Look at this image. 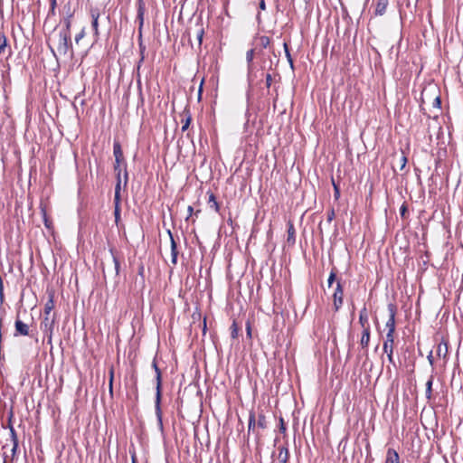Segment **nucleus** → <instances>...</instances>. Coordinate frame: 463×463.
<instances>
[{
	"label": "nucleus",
	"instance_id": "36",
	"mask_svg": "<svg viewBox=\"0 0 463 463\" xmlns=\"http://www.w3.org/2000/svg\"><path fill=\"white\" fill-rule=\"evenodd\" d=\"M85 36V30L82 29L75 37V42L78 43Z\"/></svg>",
	"mask_w": 463,
	"mask_h": 463
},
{
	"label": "nucleus",
	"instance_id": "51",
	"mask_svg": "<svg viewBox=\"0 0 463 463\" xmlns=\"http://www.w3.org/2000/svg\"><path fill=\"white\" fill-rule=\"evenodd\" d=\"M187 212H188V217H190L193 214V212H194L193 206L189 205L188 208H187Z\"/></svg>",
	"mask_w": 463,
	"mask_h": 463
},
{
	"label": "nucleus",
	"instance_id": "31",
	"mask_svg": "<svg viewBox=\"0 0 463 463\" xmlns=\"http://www.w3.org/2000/svg\"><path fill=\"white\" fill-rule=\"evenodd\" d=\"M50 5H51V8H50L49 14H54L56 5H57L56 0H50Z\"/></svg>",
	"mask_w": 463,
	"mask_h": 463
},
{
	"label": "nucleus",
	"instance_id": "4",
	"mask_svg": "<svg viewBox=\"0 0 463 463\" xmlns=\"http://www.w3.org/2000/svg\"><path fill=\"white\" fill-rule=\"evenodd\" d=\"M388 311H389V318L386 321L385 327L388 329L387 333H391L392 335H394L396 307L393 304H389Z\"/></svg>",
	"mask_w": 463,
	"mask_h": 463
},
{
	"label": "nucleus",
	"instance_id": "32",
	"mask_svg": "<svg viewBox=\"0 0 463 463\" xmlns=\"http://www.w3.org/2000/svg\"><path fill=\"white\" fill-rule=\"evenodd\" d=\"M191 120H192V119H191V117H190V116H188V117L186 118L185 121L184 122V125L182 126V131H183V132H184V131H185V130H187V128H189V126H190Z\"/></svg>",
	"mask_w": 463,
	"mask_h": 463
},
{
	"label": "nucleus",
	"instance_id": "17",
	"mask_svg": "<svg viewBox=\"0 0 463 463\" xmlns=\"http://www.w3.org/2000/svg\"><path fill=\"white\" fill-rule=\"evenodd\" d=\"M288 239L287 241L290 243H295V228H294V225L291 223V222H288Z\"/></svg>",
	"mask_w": 463,
	"mask_h": 463
},
{
	"label": "nucleus",
	"instance_id": "33",
	"mask_svg": "<svg viewBox=\"0 0 463 463\" xmlns=\"http://www.w3.org/2000/svg\"><path fill=\"white\" fill-rule=\"evenodd\" d=\"M114 215H115V221H116V222H118L119 218H120V207H119V205H116L115 206Z\"/></svg>",
	"mask_w": 463,
	"mask_h": 463
},
{
	"label": "nucleus",
	"instance_id": "38",
	"mask_svg": "<svg viewBox=\"0 0 463 463\" xmlns=\"http://www.w3.org/2000/svg\"><path fill=\"white\" fill-rule=\"evenodd\" d=\"M272 82V77L269 73L266 74V86L267 88H269Z\"/></svg>",
	"mask_w": 463,
	"mask_h": 463
},
{
	"label": "nucleus",
	"instance_id": "3",
	"mask_svg": "<svg viewBox=\"0 0 463 463\" xmlns=\"http://www.w3.org/2000/svg\"><path fill=\"white\" fill-rule=\"evenodd\" d=\"M53 308H54V293L49 292L48 293V300L44 306V313H45L46 317L44 318L43 325H44L45 328H47L48 326H52V325L53 324V319L49 321V317H48V316L50 315V313L52 312V310Z\"/></svg>",
	"mask_w": 463,
	"mask_h": 463
},
{
	"label": "nucleus",
	"instance_id": "14",
	"mask_svg": "<svg viewBox=\"0 0 463 463\" xmlns=\"http://www.w3.org/2000/svg\"><path fill=\"white\" fill-rule=\"evenodd\" d=\"M371 329H363L360 345L362 348H367L370 343Z\"/></svg>",
	"mask_w": 463,
	"mask_h": 463
},
{
	"label": "nucleus",
	"instance_id": "37",
	"mask_svg": "<svg viewBox=\"0 0 463 463\" xmlns=\"http://www.w3.org/2000/svg\"><path fill=\"white\" fill-rule=\"evenodd\" d=\"M65 26L66 28L61 30V32H71V20L69 18L65 20Z\"/></svg>",
	"mask_w": 463,
	"mask_h": 463
},
{
	"label": "nucleus",
	"instance_id": "16",
	"mask_svg": "<svg viewBox=\"0 0 463 463\" xmlns=\"http://www.w3.org/2000/svg\"><path fill=\"white\" fill-rule=\"evenodd\" d=\"M432 384H433V376H430L429 380L426 383V398L430 401L432 398Z\"/></svg>",
	"mask_w": 463,
	"mask_h": 463
},
{
	"label": "nucleus",
	"instance_id": "12",
	"mask_svg": "<svg viewBox=\"0 0 463 463\" xmlns=\"http://www.w3.org/2000/svg\"><path fill=\"white\" fill-rule=\"evenodd\" d=\"M15 331L17 334L21 335H29V327L23 321L17 319L15 321Z\"/></svg>",
	"mask_w": 463,
	"mask_h": 463
},
{
	"label": "nucleus",
	"instance_id": "50",
	"mask_svg": "<svg viewBox=\"0 0 463 463\" xmlns=\"http://www.w3.org/2000/svg\"><path fill=\"white\" fill-rule=\"evenodd\" d=\"M203 34V30H200V31L198 32V40H199V43H200V44H201V43H202Z\"/></svg>",
	"mask_w": 463,
	"mask_h": 463
},
{
	"label": "nucleus",
	"instance_id": "27",
	"mask_svg": "<svg viewBox=\"0 0 463 463\" xmlns=\"http://www.w3.org/2000/svg\"><path fill=\"white\" fill-rule=\"evenodd\" d=\"M335 276H336V271L335 269H333L330 272V275L328 277V279H327V284H328V287H331L332 284L334 283L335 279Z\"/></svg>",
	"mask_w": 463,
	"mask_h": 463
},
{
	"label": "nucleus",
	"instance_id": "2",
	"mask_svg": "<svg viewBox=\"0 0 463 463\" xmlns=\"http://www.w3.org/2000/svg\"><path fill=\"white\" fill-rule=\"evenodd\" d=\"M71 32H60L57 51L61 55H66L71 49Z\"/></svg>",
	"mask_w": 463,
	"mask_h": 463
},
{
	"label": "nucleus",
	"instance_id": "52",
	"mask_svg": "<svg viewBox=\"0 0 463 463\" xmlns=\"http://www.w3.org/2000/svg\"><path fill=\"white\" fill-rule=\"evenodd\" d=\"M428 360L430 361V364H433V358L431 353L428 355Z\"/></svg>",
	"mask_w": 463,
	"mask_h": 463
},
{
	"label": "nucleus",
	"instance_id": "6",
	"mask_svg": "<svg viewBox=\"0 0 463 463\" xmlns=\"http://www.w3.org/2000/svg\"><path fill=\"white\" fill-rule=\"evenodd\" d=\"M90 14L91 17V26L94 32V35L96 39L99 37V18L100 15V12L98 8H91L90 11Z\"/></svg>",
	"mask_w": 463,
	"mask_h": 463
},
{
	"label": "nucleus",
	"instance_id": "43",
	"mask_svg": "<svg viewBox=\"0 0 463 463\" xmlns=\"http://www.w3.org/2000/svg\"><path fill=\"white\" fill-rule=\"evenodd\" d=\"M139 49H140V56L142 57V55H145L146 46L142 43H140Z\"/></svg>",
	"mask_w": 463,
	"mask_h": 463
},
{
	"label": "nucleus",
	"instance_id": "39",
	"mask_svg": "<svg viewBox=\"0 0 463 463\" xmlns=\"http://www.w3.org/2000/svg\"><path fill=\"white\" fill-rule=\"evenodd\" d=\"M145 60V55H142V57L140 56V59L137 62V73H139V71H140V68H141V64L143 63Z\"/></svg>",
	"mask_w": 463,
	"mask_h": 463
},
{
	"label": "nucleus",
	"instance_id": "44",
	"mask_svg": "<svg viewBox=\"0 0 463 463\" xmlns=\"http://www.w3.org/2000/svg\"><path fill=\"white\" fill-rule=\"evenodd\" d=\"M137 88L139 90V92L141 93V79H140V74L139 73H137Z\"/></svg>",
	"mask_w": 463,
	"mask_h": 463
},
{
	"label": "nucleus",
	"instance_id": "42",
	"mask_svg": "<svg viewBox=\"0 0 463 463\" xmlns=\"http://www.w3.org/2000/svg\"><path fill=\"white\" fill-rule=\"evenodd\" d=\"M334 217H335V212H334V210H331L327 213V221L331 222L334 219Z\"/></svg>",
	"mask_w": 463,
	"mask_h": 463
},
{
	"label": "nucleus",
	"instance_id": "41",
	"mask_svg": "<svg viewBox=\"0 0 463 463\" xmlns=\"http://www.w3.org/2000/svg\"><path fill=\"white\" fill-rule=\"evenodd\" d=\"M388 357V361L390 364H393L395 366L394 359H393V353H385Z\"/></svg>",
	"mask_w": 463,
	"mask_h": 463
},
{
	"label": "nucleus",
	"instance_id": "1",
	"mask_svg": "<svg viewBox=\"0 0 463 463\" xmlns=\"http://www.w3.org/2000/svg\"><path fill=\"white\" fill-rule=\"evenodd\" d=\"M152 367L156 372V401H155V411L156 419L158 421L159 428L163 429V420H162V410H161V385H162V376L161 371L157 366L156 359L153 360Z\"/></svg>",
	"mask_w": 463,
	"mask_h": 463
},
{
	"label": "nucleus",
	"instance_id": "19",
	"mask_svg": "<svg viewBox=\"0 0 463 463\" xmlns=\"http://www.w3.org/2000/svg\"><path fill=\"white\" fill-rule=\"evenodd\" d=\"M11 432H12L13 441H14L11 452H12V457L14 458L15 456V454H16L17 449H18V440H17L15 432H14V430L13 429L11 430Z\"/></svg>",
	"mask_w": 463,
	"mask_h": 463
},
{
	"label": "nucleus",
	"instance_id": "30",
	"mask_svg": "<svg viewBox=\"0 0 463 463\" xmlns=\"http://www.w3.org/2000/svg\"><path fill=\"white\" fill-rule=\"evenodd\" d=\"M253 57H254V50L250 49L246 53V59H247V61L249 64L252 61Z\"/></svg>",
	"mask_w": 463,
	"mask_h": 463
},
{
	"label": "nucleus",
	"instance_id": "26",
	"mask_svg": "<svg viewBox=\"0 0 463 463\" xmlns=\"http://www.w3.org/2000/svg\"><path fill=\"white\" fill-rule=\"evenodd\" d=\"M119 192H120V184L118 183L115 189V198H114L115 206L119 205V201H120Z\"/></svg>",
	"mask_w": 463,
	"mask_h": 463
},
{
	"label": "nucleus",
	"instance_id": "21",
	"mask_svg": "<svg viewBox=\"0 0 463 463\" xmlns=\"http://www.w3.org/2000/svg\"><path fill=\"white\" fill-rule=\"evenodd\" d=\"M257 425H258V427H260L261 429L267 428V420H266V417L264 414H262V413L259 414Z\"/></svg>",
	"mask_w": 463,
	"mask_h": 463
},
{
	"label": "nucleus",
	"instance_id": "34",
	"mask_svg": "<svg viewBox=\"0 0 463 463\" xmlns=\"http://www.w3.org/2000/svg\"><path fill=\"white\" fill-rule=\"evenodd\" d=\"M231 328H232V336L233 338L237 337V335H238V328H237V325H236L235 322L232 323Z\"/></svg>",
	"mask_w": 463,
	"mask_h": 463
},
{
	"label": "nucleus",
	"instance_id": "40",
	"mask_svg": "<svg viewBox=\"0 0 463 463\" xmlns=\"http://www.w3.org/2000/svg\"><path fill=\"white\" fill-rule=\"evenodd\" d=\"M407 211H408L407 206L403 203L400 209V213H401L402 217H405V213H407Z\"/></svg>",
	"mask_w": 463,
	"mask_h": 463
},
{
	"label": "nucleus",
	"instance_id": "7",
	"mask_svg": "<svg viewBox=\"0 0 463 463\" xmlns=\"http://www.w3.org/2000/svg\"><path fill=\"white\" fill-rule=\"evenodd\" d=\"M113 154H114L115 161H116L115 170H117L119 167V165L124 158L123 152H122L121 146H120L119 142H114Z\"/></svg>",
	"mask_w": 463,
	"mask_h": 463
},
{
	"label": "nucleus",
	"instance_id": "10",
	"mask_svg": "<svg viewBox=\"0 0 463 463\" xmlns=\"http://www.w3.org/2000/svg\"><path fill=\"white\" fill-rule=\"evenodd\" d=\"M359 324L363 329H370L369 317L365 307L362 308L359 315Z\"/></svg>",
	"mask_w": 463,
	"mask_h": 463
},
{
	"label": "nucleus",
	"instance_id": "47",
	"mask_svg": "<svg viewBox=\"0 0 463 463\" xmlns=\"http://www.w3.org/2000/svg\"><path fill=\"white\" fill-rule=\"evenodd\" d=\"M401 164H402V169L405 166L406 163H407V158L405 156H402L401 158Z\"/></svg>",
	"mask_w": 463,
	"mask_h": 463
},
{
	"label": "nucleus",
	"instance_id": "11",
	"mask_svg": "<svg viewBox=\"0 0 463 463\" xmlns=\"http://www.w3.org/2000/svg\"><path fill=\"white\" fill-rule=\"evenodd\" d=\"M385 463H400L399 454L394 449H387Z\"/></svg>",
	"mask_w": 463,
	"mask_h": 463
},
{
	"label": "nucleus",
	"instance_id": "35",
	"mask_svg": "<svg viewBox=\"0 0 463 463\" xmlns=\"http://www.w3.org/2000/svg\"><path fill=\"white\" fill-rule=\"evenodd\" d=\"M333 184H334V197L335 200H337L340 197V190H339V187L335 183H333Z\"/></svg>",
	"mask_w": 463,
	"mask_h": 463
},
{
	"label": "nucleus",
	"instance_id": "18",
	"mask_svg": "<svg viewBox=\"0 0 463 463\" xmlns=\"http://www.w3.org/2000/svg\"><path fill=\"white\" fill-rule=\"evenodd\" d=\"M209 207L214 209L215 212H219V203L213 194H211L208 201Z\"/></svg>",
	"mask_w": 463,
	"mask_h": 463
},
{
	"label": "nucleus",
	"instance_id": "45",
	"mask_svg": "<svg viewBox=\"0 0 463 463\" xmlns=\"http://www.w3.org/2000/svg\"><path fill=\"white\" fill-rule=\"evenodd\" d=\"M246 331H247V335L250 338L251 337V327L249 323L247 324Z\"/></svg>",
	"mask_w": 463,
	"mask_h": 463
},
{
	"label": "nucleus",
	"instance_id": "20",
	"mask_svg": "<svg viewBox=\"0 0 463 463\" xmlns=\"http://www.w3.org/2000/svg\"><path fill=\"white\" fill-rule=\"evenodd\" d=\"M256 426V418L255 414L253 412L250 413L249 416V426H248V431L254 430Z\"/></svg>",
	"mask_w": 463,
	"mask_h": 463
},
{
	"label": "nucleus",
	"instance_id": "49",
	"mask_svg": "<svg viewBox=\"0 0 463 463\" xmlns=\"http://www.w3.org/2000/svg\"><path fill=\"white\" fill-rule=\"evenodd\" d=\"M260 10H265L266 9V4H265V1L264 0H261L260 2Z\"/></svg>",
	"mask_w": 463,
	"mask_h": 463
},
{
	"label": "nucleus",
	"instance_id": "9",
	"mask_svg": "<svg viewBox=\"0 0 463 463\" xmlns=\"http://www.w3.org/2000/svg\"><path fill=\"white\" fill-rule=\"evenodd\" d=\"M168 234L170 236L171 242V262L173 265H176L178 256L177 245L170 231H168Z\"/></svg>",
	"mask_w": 463,
	"mask_h": 463
},
{
	"label": "nucleus",
	"instance_id": "48",
	"mask_svg": "<svg viewBox=\"0 0 463 463\" xmlns=\"http://www.w3.org/2000/svg\"><path fill=\"white\" fill-rule=\"evenodd\" d=\"M280 430L284 432L286 430L285 423L283 419H280Z\"/></svg>",
	"mask_w": 463,
	"mask_h": 463
},
{
	"label": "nucleus",
	"instance_id": "22",
	"mask_svg": "<svg viewBox=\"0 0 463 463\" xmlns=\"http://www.w3.org/2000/svg\"><path fill=\"white\" fill-rule=\"evenodd\" d=\"M113 380H114V369L113 367L109 370V394L112 397L113 396Z\"/></svg>",
	"mask_w": 463,
	"mask_h": 463
},
{
	"label": "nucleus",
	"instance_id": "5",
	"mask_svg": "<svg viewBox=\"0 0 463 463\" xmlns=\"http://www.w3.org/2000/svg\"><path fill=\"white\" fill-rule=\"evenodd\" d=\"M343 296H344L343 287L341 285V282L337 281L336 288H335L334 295H333L334 307H335V311H337L343 305Z\"/></svg>",
	"mask_w": 463,
	"mask_h": 463
},
{
	"label": "nucleus",
	"instance_id": "24",
	"mask_svg": "<svg viewBox=\"0 0 463 463\" xmlns=\"http://www.w3.org/2000/svg\"><path fill=\"white\" fill-rule=\"evenodd\" d=\"M270 43V40L268 36H265V35H262L260 37V44L263 47V48H267Z\"/></svg>",
	"mask_w": 463,
	"mask_h": 463
},
{
	"label": "nucleus",
	"instance_id": "46",
	"mask_svg": "<svg viewBox=\"0 0 463 463\" xmlns=\"http://www.w3.org/2000/svg\"><path fill=\"white\" fill-rule=\"evenodd\" d=\"M401 164H402V169L405 166L406 163H407V158L405 156H402L401 158Z\"/></svg>",
	"mask_w": 463,
	"mask_h": 463
},
{
	"label": "nucleus",
	"instance_id": "23",
	"mask_svg": "<svg viewBox=\"0 0 463 463\" xmlns=\"http://www.w3.org/2000/svg\"><path fill=\"white\" fill-rule=\"evenodd\" d=\"M447 351H448L447 345L439 344L437 348V354L439 356H441V355L445 356L447 354Z\"/></svg>",
	"mask_w": 463,
	"mask_h": 463
},
{
	"label": "nucleus",
	"instance_id": "53",
	"mask_svg": "<svg viewBox=\"0 0 463 463\" xmlns=\"http://www.w3.org/2000/svg\"><path fill=\"white\" fill-rule=\"evenodd\" d=\"M132 463H137L136 456L132 455Z\"/></svg>",
	"mask_w": 463,
	"mask_h": 463
},
{
	"label": "nucleus",
	"instance_id": "13",
	"mask_svg": "<svg viewBox=\"0 0 463 463\" xmlns=\"http://www.w3.org/2000/svg\"><path fill=\"white\" fill-rule=\"evenodd\" d=\"M279 454H278V461L279 463H287L288 459V449L285 446H279L278 448Z\"/></svg>",
	"mask_w": 463,
	"mask_h": 463
},
{
	"label": "nucleus",
	"instance_id": "29",
	"mask_svg": "<svg viewBox=\"0 0 463 463\" xmlns=\"http://www.w3.org/2000/svg\"><path fill=\"white\" fill-rule=\"evenodd\" d=\"M284 49H285V52H286V56L288 58V61L291 66V68H293V60L291 58V55L289 53V51H288V44L287 43H284Z\"/></svg>",
	"mask_w": 463,
	"mask_h": 463
},
{
	"label": "nucleus",
	"instance_id": "8",
	"mask_svg": "<svg viewBox=\"0 0 463 463\" xmlns=\"http://www.w3.org/2000/svg\"><path fill=\"white\" fill-rule=\"evenodd\" d=\"M393 345H394V335H392L391 333H387L385 336V341L383 345V350L384 353H393Z\"/></svg>",
	"mask_w": 463,
	"mask_h": 463
},
{
	"label": "nucleus",
	"instance_id": "15",
	"mask_svg": "<svg viewBox=\"0 0 463 463\" xmlns=\"http://www.w3.org/2000/svg\"><path fill=\"white\" fill-rule=\"evenodd\" d=\"M388 6V0H377L376 7H375V14L383 15L386 12V8Z\"/></svg>",
	"mask_w": 463,
	"mask_h": 463
},
{
	"label": "nucleus",
	"instance_id": "54",
	"mask_svg": "<svg viewBox=\"0 0 463 463\" xmlns=\"http://www.w3.org/2000/svg\"><path fill=\"white\" fill-rule=\"evenodd\" d=\"M439 103H440L439 98H436V101H435V104H438V105H439Z\"/></svg>",
	"mask_w": 463,
	"mask_h": 463
},
{
	"label": "nucleus",
	"instance_id": "55",
	"mask_svg": "<svg viewBox=\"0 0 463 463\" xmlns=\"http://www.w3.org/2000/svg\"><path fill=\"white\" fill-rule=\"evenodd\" d=\"M306 3L309 2V0H304Z\"/></svg>",
	"mask_w": 463,
	"mask_h": 463
},
{
	"label": "nucleus",
	"instance_id": "28",
	"mask_svg": "<svg viewBox=\"0 0 463 463\" xmlns=\"http://www.w3.org/2000/svg\"><path fill=\"white\" fill-rule=\"evenodd\" d=\"M112 258H113V262H114V265H115L116 275H118L119 269H120L119 260H118L117 256H115L113 253H112Z\"/></svg>",
	"mask_w": 463,
	"mask_h": 463
},
{
	"label": "nucleus",
	"instance_id": "25",
	"mask_svg": "<svg viewBox=\"0 0 463 463\" xmlns=\"http://www.w3.org/2000/svg\"><path fill=\"white\" fill-rule=\"evenodd\" d=\"M6 46H7L6 37L4 34H1L0 35V54L2 52H4V51L5 50Z\"/></svg>",
	"mask_w": 463,
	"mask_h": 463
}]
</instances>
